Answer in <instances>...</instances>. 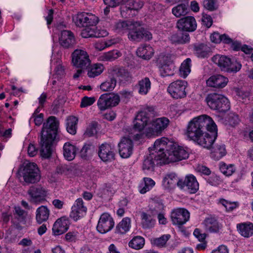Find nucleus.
Returning <instances> with one entry per match:
<instances>
[{
  "instance_id": "f257e3e1",
  "label": "nucleus",
  "mask_w": 253,
  "mask_h": 253,
  "mask_svg": "<svg viewBox=\"0 0 253 253\" xmlns=\"http://www.w3.org/2000/svg\"><path fill=\"white\" fill-rule=\"evenodd\" d=\"M152 153H156L160 164H167L179 161L188 158L187 151L182 146L170 141L167 137L157 139L153 147Z\"/></svg>"
},
{
  "instance_id": "f03ea898",
  "label": "nucleus",
  "mask_w": 253,
  "mask_h": 253,
  "mask_svg": "<svg viewBox=\"0 0 253 253\" xmlns=\"http://www.w3.org/2000/svg\"><path fill=\"white\" fill-rule=\"evenodd\" d=\"M59 122L54 116L49 117L43 124L40 141V153L42 158H49L53 151V142L58 132Z\"/></svg>"
},
{
  "instance_id": "7ed1b4c3",
  "label": "nucleus",
  "mask_w": 253,
  "mask_h": 253,
  "mask_svg": "<svg viewBox=\"0 0 253 253\" xmlns=\"http://www.w3.org/2000/svg\"><path fill=\"white\" fill-rule=\"evenodd\" d=\"M216 129V125L211 118L207 115H202L194 118L189 122L186 135L195 142L206 130Z\"/></svg>"
},
{
  "instance_id": "20e7f679",
  "label": "nucleus",
  "mask_w": 253,
  "mask_h": 253,
  "mask_svg": "<svg viewBox=\"0 0 253 253\" xmlns=\"http://www.w3.org/2000/svg\"><path fill=\"white\" fill-rule=\"evenodd\" d=\"M156 112L152 106L144 107L136 115L133 121V129L139 132L146 128L155 116Z\"/></svg>"
},
{
  "instance_id": "39448f33",
  "label": "nucleus",
  "mask_w": 253,
  "mask_h": 253,
  "mask_svg": "<svg viewBox=\"0 0 253 253\" xmlns=\"http://www.w3.org/2000/svg\"><path fill=\"white\" fill-rule=\"evenodd\" d=\"M206 101L211 109L217 110L219 112H225L230 109L228 99L220 94L210 93L207 96Z\"/></svg>"
},
{
  "instance_id": "423d86ee",
  "label": "nucleus",
  "mask_w": 253,
  "mask_h": 253,
  "mask_svg": "<svg viewBox=\"0 0 253 253\" xmlns=\"http://www.w3.org/2000/svg\"><path fill=\"white\" fill-rule=\"evenodd\" d=\"M169 120L166 117H161L151 120V122L145 129L144 134L148 138L158 136L167 128Z\"/></svg>"
},
{
  "instance_id": "0eeeda50",
  "label": "nucleus",
  "mask_w": 253,
  "mask_h": 253,
  "mask_svg": "<svg viewBox=\"0 0 253 253\" xmlns=\"http://www.w3.org/2000/svg\"><path fill=\"white\" fill-rule=\"evenodd\" d=\"M24 182L29 184L37 183L41 179L40 170L34 163H28L20 169Z\"/></svg>"
},
{
  "instance_id": "6e6552de",
  "label": "nucleus",
  "mask_w": 253,
  "mask_h": 253,
  "mask_svg": "<svg viewBox=\"0 0 253 253\" xmlns=\"http://www.w3.org/2000/svg\"><path fill=\"white\" fill-rule=\"evenodd\" d=\"M76 25L79 27H88L95 26L98 18L95 15L86 12H80L73 18Z\"/></svg>"
},
{
  "instance_id": "1a4fd4ad",
  "label": "nucleus",
  "mask_w": 253,
  "mask_h": 253,
  "mask_svg": "<svg viewBox=\"0 0 253 253\" xmlns=\"http://www.w3.org/2000/svg\"><path fill=\"white\" fill-rule=\"evenodd\" d=\"M72 62L77 68L85 69L90 64V60L87 52L82 49H77L72 54Z\"/></svg>"
},
{
  "instance_id": "9d476101",
  "label": "nucleus",
  "mask_w": 253,
  "mask_h": 253,
  "mask_svg": "<svg viewBox=\"0 0 253 253\" xmlns=\"http://www.w3.org/2000/svg\"><path fill=\"white\" fill-rule=\"evenodd\" d=\"M187 83L183 80H177L169 85L167 90L171 97L175 99H180L186 96L185 89Z\"/></svg>"
},
{
  "instance_id": "9b49d317",
  "label": "nucleus",
  "mask_w": 253,
  "mask_h": 253,
  "mask_svg": "<svg viewBox=\"0 0 253 253\" xmlns=\"http://www.w3.org/2000/svg\"><path fill=\"white\" fill-rule=\"evenodd\" d=\"M210 132L205 131L195 142L207 149L211 148L217 136V128L216 130H208Z\"/></svg>"
},
{
  "instance_id": "f8f14e48",
  "label": "nucleus",
  "mask_w": 253,
  "mask_h": 253,
  "mask_svg": "<svg viewBox=\"0 0 253 253\" xmlns=\"http://www.w3.org/2000/svg\"><path fill=\"white\" fill-rule=\"evenodd\" d=\"M190 218V213L186 209L178 208L173 210L171 213V219L173 224L178 227L186 223Z\"/></svg>"
},
{
  "instance_id": "ddd939ff",
  "label": "nucleus",
  "mask_w": 253,
  "mask_h": 253,
  "mask_svg": "<svg viewBox=\"0 0 253 253\" xmlns=\"http://www.w3.org/2000/svg\"><path fill=\"white\" fill-rule=\"evenodd\" d=\"M114 224L113 218L109 213L105 212L101 215L96 229L99 233L104 234L110 231Z\"/></svg>"
},
{
  "instance_id": "4468645a",
  "label": "nucleus",
  "mask_w": 253,
  "mask_h": 253,
  "mask_svg": "<svg viewBox=\"0 0 253 253\" xmlns=\"http://www.w3.org/2000/svg\"><path fill=\"white\" fill-rule=\"evenodd\" d=\"M128 38L132 41L140 42L141 40H150L152 38V35L144 29L137 28L133 24V27L129 30Z\"/></svg>"
},
{
  "instance_id": "2eb2a0df",
  "label": "nucleus",
  "mask_w": 253,
  "mask_h": 253,
  "mask_svg": "<svg viewBox=\"0 0 253 253\" xmlns=\"http://www.w3.org/2000/svg\"><path fill=\"white\" fill-rule=\"evenodd\" d=\"M98 154L100 159L104 162H112L115 160V149L110 144H102L99 148Z\"/></svg>"
},
{
  "instance_id": "dca6fc26",
  "label": "nucleus",
  "mask_w": 253,
  "mask_h": 253,
  "mask_svg": "<svg viewBox=\"0 0 253 253\" xmlns=\"http://www.w3.org/2000/svg\"><path fill=\"white\" fill-rule=\"evenodd\" d=\"M176 27L181 31L192 32L197 28V23L194 17L186 16L177 21Z\"/></svg>"
},
{
  "instance_id": "f3484780",
  "label": "nucleus",
  "mask_w": 253,
  "mask_h": 253,
  "mask_svg": "<svg viewBox=\"0 0 253 253\" xmlns=\"http://www.w3.org/2000/svg\"><path fill=\"white\" fill-rule=\"evenodd\" d=\"M87 211L86 207L84 205L82 198H78L72 207V211L70 216L75 221L78 220L80 217L85 214Z\"/></svg>"
},
{
  "instance_id": "a211bd4d",
  "label": "nucleus",
  "mask_w": 253,
  "mask_h": 253,
  "mask_svg": "<svg viewBox=\"0 0 253 253\" xmlns=\"http://www.w3.org/2000/svg\"><path fill=\"white\" fill-rule=\"evenodd\" d=\"M133 144L132 141L127 138L124 137L119 143V151L120 156L123 158H127L132 153Z\"/></svg>"
},
{
  "instance_id": "6ab92c4d",
  "label": "nucleus",
  "mask_w": 253,
  "mask_h": 253,
  "mask_svg": "<svg viewBox=\"0 0 253 253\" xmlns=\"http://www.w3.org/2000/svg\"><path fill=\"white\" fill-rule=\"evenodd\" d=\"M59 41L60 44L65 48H72L76 43L73 33L68 30L61 31Z\"/></svg>"
},
{
  "instance_id": "aec40b11",
  "label": "nucleus",
  "mask_w": 253,
  "mask_h": 253,
  "mask_svg": "<svg viewBox=\"0 0 253 253\" xmlns=\"http://www.w3.org/2000/svg\"><path fill=\"white\" fill-rule=\"evenodd\" d=\"M31 200L37 202L43 199L47 194V191L41 185L31 186L27 191Z\"/></svg>"
},
{
  "instance_id": "412c9836",
  "label": "nucleus",
  "mask_w": 253,
  "mask_h": 253,
  "mask_svg": "<svg viewBox=\"0 0 253 253\" xmlns=\"http://www.w3.org/2000/svg\"><path fill=\"white\" fill-rule=\"evenodd\" d=\"M228 82V79L221 75H215L211 76L207 81L208 86L215 88H223Z\"/></svg>"
},
{
  "instance_id": "4be33fe9",
  "label": "nucleus",
  "mask_w": 253,
  "mask_h": 253,
  "mask_svg": "<svg viewBox=\"0 0 253 253\" xmlns=\"http://www.w3.org/2000/svg\"><path fill=\"white\" fill-rule=\"evenodd\" d=\"M69 220L64 217L58 219L53 224L52 231L54 235L62 234L69 228Z\"/></svg>"
},
{
  "instance_id": "5701e85b",
  "label": "nucleus",
  "mask_w": 253,
  "mask_h": 253,
  "mask_svg": "<svg viewBox=\"0 0 253 253\" xmlns=\"http://www.w3.org/2000/svg\"><path fill=\"white\" fill-rule=\"evenodd\" d=\"M136 88L139 94L142 95H146L151 88V82L148 77H144L139 80L136 84Z\"/></svg>"
},
{
  "instance_id": "b1692460",
  "label": "nucleus",
  "mask_w": 253,
  "mask_h": 253,
  "mask_svg": "<svg viewBox=\"0 0 253 253\" xmlns=\"http://www.w3.org/2000/svg\"><path fill=\"white\" fill-rule=\"evenodd\" d=\"M226 150L225 145L221 142L217 143L212 148L211 157L214 160H219L220 159L225 156Z\"/></svg>"
},
{
  "instance_id": "393cba45",
  "label": "nucleus",
  "mask_w": 253,
  "mask_h": 253,
  "mask_svg": "<svg viewBox=\"0 0 253 253\" xmlns=\"http://www.w3.org/2000/svg\"><path fill=\"white\" fill-rule=\"evenodd\" d=\"M206 231L211 233H216L219 231L222 226L216 219L213 217H208L203 222Z\"/></svg>"
},
{
  "instance_id": "a878e982",
  "label": "nucleus",
  "mask_w": 253,
  "mask_h": 253,
  "mask_svg": "<svg viewBox=\"0 0 253 253\" xmlns=\"http://www.w3.org/2000/svg\"><path fill=\"white\" fill-rule=\"evenodd\" d=\"M237 228L239 233L245 238H249L253 235V223L252 222L238 224Z\"/></svg>"
},
{
  "instance_id": "bb28decb",
  "label": "nucleus",
  "mask_w": 253,
  "mask_h": 253,
  "mask_svg": "<svg viewBox=\"0 0 253 253\" xmlns=\"http://www.w3.org/2000/svg\"><path fill=\"white\" fill-rule=\"evenodd\" d=\"M154 51L152 46L148 44H143L139 46L137 51V55L143 59L149 60L153 55Z\"/></svg>"
},
{
  "instance_id": "cd10ccee",
  "label": "nucleus",
  "mask_w": 253,
  "mask_h": 253,
  "mask_svg": "<svg viewBox=\"0 0 253 253\" xmlns=\"http://www.w3.org/2000/svg\"><path fill=\"white\" fill-rule=\"evenodd\" d=\"M156 155H157V154L150 152L149 155L145 158L142 166V169L145 172L153 171L155 166L154 161H160V160L158 159Z\"/></svg>"
},
{
  "instance_id": "c85d7f7f",
  "label": "nucleus",
  "mask_w": 253,
  "mask_h": 253,
  "mask_svg": "<svg viewBox=\"0 0 253 253\" xmlns=\"http://www.w3.org/2000/svg\"><path fill=\"white\" fill-rule=\"evenodd\" d=\"M169 39L173 43L185 44L190 42V38L189 34L180 32L172 34Z\"/></svg>"
},
{
  "instance_id": "c756f323",
  "label": "nucleus",
  "mask_w": 253,
  "mask_h": 253,
  "mask_svg": "<svg viewBox=\"0 0 253 253\" xmlns=\"http://www.w3.org/2000/svg\"><path fill=\"white\" fill-rule=\"evenodd\" d=\"M231 59L226 56L216 55L212 57V61L217 64L220 69L226 72L227 70L228 64L230 63Z\"/></svg>"
},
{
  "instance_id": "7c9ffc66",
  "label": "nucleus",
  "mask_w": 253,
  "mask_h": 253,
  "mask_svg": "<svg viewBox=\"0 0 253 253\" xmlns=\"http://www.w3.org/2000/svg\"><path fill=\"white\" fill-rule=\"evenodd\" d=\"M49 210L47 207L41 206L37 209L36 219L39 223L41 224L46 221L49 215Z\"/></svg>"
},
{
  "instance_id": "2f4dec72",
  "label": "nucleus",
  "mask_w": 253,
  "mask_h": 253,
  "mask_svg": "<svg viewBox=\"0 0 253 253\" xmlns=\"http://www.w3.org/2000/svg\"><path fill=\"white\" fill-rule=\"evenodd\" d=\"M186 186L191 193H195L199 189V183L193 175H189L185 177Z\"/></svg>"
},
{
  "instance_id": "473e14b6",
  "label": "nucleus",
  "mask_w": 253,
  "mask_h": 253,
  "mask_svg": "<svg viewBox=\"0 0 253 253\" xmlns=\"http://www.w3.org/2000/svg\"><path fill=\"white\" fill-rule=\"evenodd\" d=\"M76 151V147L70 143H66L63 146L64 156L68 161H71L75 158Z\"/></svg>"
},
{
  "instance_id": "72a5a7b5",
  "label": "nucleus",
  "mask_w": 253,
  "mask_h": 253,
  "mask_svg": "<svg viewBox=\"0 0 253 253\" xmlns=\"http://www.w3.org/2000/svg\"><path fill=\"white\" fill-rule=\"evenodd\" d=\"M177 177L175 173L170 172L166 174L163 178L164 186L167 188H172L177 182Z\"/></svg>"
},
{
  "instance_id": "f704fd0d",
  "label": "nucleus",
  "mask_w": 253,
  "mask_h": 253,
  "mask_svg": "<svg viewBox=\"0 0 253 253\" xmlns=\"http://www.w3.org/2000/svg\"><path fill=\"white\" fill-rule=\"evenodd\" d=\"M130 227V219L128 217L124 218L117 225L116 233L121 234H125Z\"/></svg>"
},
{
  "instance_id": "c9c22d12",
  "label": "nucleus",
  "mask_w": 253,
  "mask_h": 253,
  "mask_svg": "<svg viewBox=\"0 0 253 253\" xmlns=\"http://www.w3.org/2000/svg\"><path fill=\"white\" fill-rule=\"evenodd\" d=\"M133 27V23L130 21H119L116 23L114 28L117 32L124 33Z\"/></svg>"
},
{
  "instance_id": "e433bc0d",
  "label": "nucleus",
  "mask_w": 253,
  "mask_h": 253,
  "mask_svg": "<svg viewBox=\"0 0 253 253\" xmlns=\"http://www.w3.org/2000/svg\"><path fill=\"white\" fill-rule=\"evenodd\" d=\"M194 50L199 57L205 58L209 55L210 48L205 44H195L194 45Z\"/></svg>"
},
{
  "instance_id": "4c0bfd02",
  "label": "nucleus",
  "mask_w": 253,
  "mask_h": 253,
  "mask_svg": "<svg viewBox=\"0 0 253 253\" xmlns=\"http://www.w3.org/2000/svg\"><path fill=\"white\" fill-rule=\"evenodd\" d=\"M141 224L143 228L148 229L154 226L155 220L150 214L142 212L141 213Z\"/></svg>"
},
{
  "instance_id": "58836bf2",
  "label": "nucleus",
  "mask_w": 253,
  "mask_h": 253,
  "mask_svg": "<svg viewBox=\"0 0 253 253\" xmlns=\"http://www.w3.org/2000/svg\"><path fill=\"white\" fill-rule=\"evenodd\" d=\"M66 129L71 134H75L77 132L78 119L74 116H70L67 119Z\"/></svg>"
},
{
  "instance_id": "ea45409f",
  "label": "nucleus",
  "mask_w": 253,
  "mask_h": 253,
  "mask_svg": "<svg viewBox=\"0 0 253 253\" xmlns=\"http://www.w3.org/2000/svg\"><path fill=\"white\" fill-rule=\"evenodd\" d=\"M163 209V205L161 203H157L153 208L151 209V211L152 215L158 214V218L160 224H166L167 222L166 218H165L163 213L159 212Z\"/></svg>"
},
{
  "instance_id": "a19ab883",
  "label": "nucleus",
  "mask_w": 253,
  "mask_h": 253,
  "mask_svg": "<svg viewBox=\"0 0 253 253\" xmlns=\"http://www.w3.org/2000/svg\"><path fill=\"white\" fill-rule=\"evenodd\" d=\"M191 60L186 59L181 64L179 68V74L181 77L185 78L191 72Z\"/></svg>"
},
{
  "instance_id": "79ce46f5",
  "label": "nucleus",
  "mask_w": 253,
  "mask_h": 253,
  "mask_svg": "<svg viewBox=\"0 0 253 253\" xmlns=\"http://www.w3.org/2000/svg\"><path fill=\"white\" fill-rule=\"evenodd\" d=\"M94 151V146L91 143L85 144L80 151L82 158L86 160L91 157Z\"/></svg>"
},
{
  "instance_id": "37998d69",
  "label": "nucleus",
  "mask_w": 253,
  "mask_h": 253,
  "mask_svg": "<svg viewBox=\"0 0 253 253\" xmlns=\"http://www.w3.org/2000/svg\"><path fill=\"white\" fill-rule=\"evenodd\" d=\"M121 53L117 50H113L102 54L100 57L103 61H112L121 56Z\"/></svg>"
},
{
  "instance_id": "c03bdc74",
  "label": "nucleus",
  "mask_w": 253,
  "mask_h": 253,
  "mask_svg": "<svg viewBox=\"0 0 253 253\" xmlns=\"http://www.w3.org/2000/svg\"><path fill=\"white\" fill-rule=\"evenodd\" d=\"M103 70L104 67L102 64H94L88 68L87 75L89 78H94L100 75Z\"/></svg>"
},
{
  "instance_id": "a18cd8bd",
  "label": "nucleus",
  "mask_w": 253,
  "mask_h": 253,
  "mask_svg": "<svg viewBox=\"0 0 253 253\" xmlns=\"http://www.w3.org/2000/svg\"><path fill=\"white\" fill-rule=\"evenodd\" d=\"M116 83V80L114 78H110L102 83L100 88L103 91H110L114 89Z\"/></svg>"
},
{
  "instance_id": "49530a36",
  "label": "nucleus",
  "mask_w": 253,
  "mask_h": 253,
  "mask_svg": "<svg viewBox=\"0 0 253 253\" xmlns=\"http://www.w3.org/2000/svg\"><path fill=\"white\" fill-rule=\"evenodd\" d=\"M143 181L144 183L139 186V192L141 194H144L149 191L155 184V181L150 178L144 177Z\"/></svg>"
},
{
  "instance_id": "de8ad7c7",
  "label": "nucleus",
  "mask_w": 253,
  "mask_h": 253,
  "mask_svg": "<svg viewBox=\"0 0 253 253\" xmlns=\"http://www.w3.org/2000/svg\"><path fill=\"white\" fill-rule=\"evenodd\" d=\"M188 12L187 5L182 3L177 5L172 9V14L177 17L185 15Z\"/></svg>"
},
{
  "instance_id": "09e8293b",
  "label": "nucleus",
  "mask_w": 253,
  "mask_h": 253,
  "mask_svg": "<svg viewBox=\"0 0 253 253\" xmlns=\"http://www.w3.org/2000/svg\"><path fill=\"white\" fill-rule=\"evenodd\" d=\"M145 244L144 239L141 236L134 237L128 244L129 247L135 249L139 250L143 248Z\"/></svg>"
},
{
  "instance_id": "8fccbe9b",
  "label": "nucleus",
  "mask_w": 253,
  "mask_h": 253,
  "mask_svg": "<svg viewBox=\"0 0 253 253\" xmlns=\"http://www.w3.org/2000/svg\"><path fill=\"white\" fill-rule=\"evenodd\" d=\"M169 234L163 235L159 238H155L151 239V243L158 247H163L166 244L167 241L169 239Z\"/></svg>"
},
{
  "instance_id": "3c124183",
  "label": "nucleus",
  "mask_w": 253,
  "mask_h": 253,
  "mask_svg": "<svg viewBox=\"0 0 253 253\" xmlns=\"http://www.w3.org/2000/svg\"><path fill=\"white\" fill-rule=\"evenodd\" d=\"M219 169L223 174L227 176L231 175L235 171L234 165L231 164L227 165L223 162L220 163Z\"/></svg>"
},
{
  "instance_id": "603ef678",
  "label": "nucleus",
  "mask_w": 253,
  "mask_h": 253,
  "mask_svg": "<svg viewBox=\"0 0 253 253\" xmlns=\"http://www.w3.org/2000/svg\"><path fill=\"white\" fill-rule=\"evenodd\" d=\"M161 76L166 77L172 75L174 69V65L173 63L167 64V65H162L159 67Z\"/></svg>"
},
{
  "instance_id": "864d4df0",
  "label": "nucleus",
  "mask_w": 253,
  "mask_h": 253,
  "mask_svg": "<svg viewBox=\"0 0 253 253\" xmlns=\"http://www.w3.org/2000/svg\"><path fill=\"white\" fill-rule=\"evenodd\" d=\"M219 203L225 208L227 211H231L237 208L239 206L238 202H232L224 199H220Z\"/></svg>"
},
{
  "instance_id": "5fc2aeb1",
  "label": "nucleus",
  "mask_w": 253,
  "mask_h": 253,
  "mask_svg": "<svg viewBox=\"0 0 253 253\" xmlns=\"http://www.w3.org/2000/svg\"><path fill=\"white\" fill-rule=\"evenodd\" d=\"M108 99L105 94H102L97 101V106L100 111H104L110 107Z\"/></svg>"
},
{
  "instance_id": "6e6d98bb",
  "label": "nucleus",
  "mask_w": 253,
  "mask_h": 253,
  "mask_svg": "<svg viewBox=\"0 0 253 253\" xmlns=\"http://www.w3.org/2000/svg\"><path fill=\"white\" fill-rule=\"evenodd\" d=\"M143 5V2L141 0H128L127 1V8L129 10H138Z\"/></svg>"
},
{
  "instance_id": "4d7b16f0",
  "label": "nucleus",
  "mask_w": 253,
  "mask_h": 253,
  "mask_svg": "<svg viewBox=\"0 0 253 253\" xmlns=\"http://www.w3.org/2000/svg\"><path fill=\"white\" fill-rule=\"evenodd\" d=\"M81 35L84 38H98L99 36L98 32L95 31L94 29L90 28L89 27H85V29H83Z\"/></svg>"
},
{
  "instance_id": "13d9d810",
  "label": "nucleus",
  "mask_w": 253,
  "mask_h": 253,
  "mask_svg": "<svg viewBox=\"0 0 253 253\" xmlns=\"http://www.w3.org/2000/svg\"><path fill=\"white\" fill-rule=\"evenodd\" d=\"M116 76L121 78L122 80L128 81L131 78L129 72L123 68H118L115 70Z\"/></svg>"
},
{
  "instance_id": "bf43d9fd",
  "label": "nucleus",
  "mask_w": 253,
  "mask_h": 253,
  "mask_svg": "<svg viewBox=\"0 0 253 253\" xmlns=\"http://www.w3.org/2000/svg\"><path fill=\"white\" fill-rule=\"evenodd\" d=\"M107 98L108 99V103L110 107L116 106L119 104L120 101V96L117 94L105 93Z\"/></svg>"
},
{
  "instance_id": "052dcab7",
  "label": "nucleus",
  "mask_w": 253,
  "mask_h": 253,
  "mask_svg": "<svg viewBox=\"0 0 253 253\" xmlns=\"http://www.w3.org/2000/svg\"><path fill=\"white\" fill-rule=\"evenodd\" d=\"M242 65L235 60H230V63L228 64L227 70L226 72L228 73H236L241 68Z\"/></svg>"
},
{
  "instance_id": "680f3d73",
  "label": "nucleus",
  "mask_w": 253,
  "mask_h": 253,
  "mask_svg": "<svg viewBox=\"0 0 253 253\" xmlns=\"http://www.w3.org/2000/svg\"><path fill=\"white\" fill-rule=\"evenodd\" d=\"M97 126V122L94 121L91 122L86 128L85 134L89 137L96 134Z\"/></svg>"
},
{
  "instance_id": "e2e57ef3",
  "label": "nucleus",
  "mask_w": 253,
  "mask_h": 253,
  "mask_svg": "<svg viewBox=\"0 0 253 253\" xmlns=\"http://www.w3.org/2000/svg\"><path fill=\"white\" fill-rule=\"evenodd\" d=\"M54 72L55 73L53 74V77L57 80L61 79L65 75L64 68L61 64H58L56 66Z\"/></svg>"
},
{
  "instance_id": "0e129e2a",
  "label": "nucleus",
  "mask_w": 253,
  "mask_h": 253,
  "mask_svg": "<svg viewBox=\"0 0 253 253\" xmlns=\"http://www.w3.org/2000/svg\"><path fill=\"white\" fill-rule=\"evenodd\" d=\"M95 101V99L94 97H88L87 96H84L82 99L80 106L82 108L86 107L93 104Z\"/></svg>"
},
{
  "instance_id": "69168bd1",
  "label": "nucleus",
  "mask_w": 253,
  "mask_h": 253,
  "mask_svg": "<svg viewBox=\"0 0 253 253\" xmlns=\"http://www.w3.org/2000/svg\"><path fill=\"white\" fill-rule=\"evenodd\" d=\"M159 67L162 65H167L173 63L170 57L168 55H160L158 60Z\"/></svg>"
},
{
  "instance_id": "338daca9",
  "label": "nucleus",
  "mask_w": 253,
  "mask_h": 253,
  "mask_svg": "<svg viewBox=\"0 0 253 253\" xmlns=\"http://www.w3.org/2000/svg\"><path fill=\"white\" fill-rule=\"evenodd\" d=\"M207 182L211 185L216 186L220 184L222 181L219 176L216 175H212L208 178Z\"/></svg>"
},
{
  "instance_id": "774afa93",
  "label": "nucleus",
  "mask_w": 253,
  "mask_h": 253,
  "mask_svg": "<svg viewBox=\"0 0 253 253\" xmlns=\"http://www.w3.org/2000/svg\"><path fill=\"white\" fill-rule=\"evenodd\" d=\"M127 0H103L104 3L109 7H114L125 3Z\"/></svg>"
}]
</instances>
